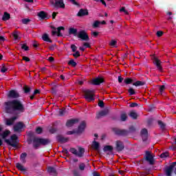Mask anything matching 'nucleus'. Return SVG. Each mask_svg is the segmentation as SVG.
<instances>
[{
  "mask_svg": "<svg viewBox=\"0 0 176 176\" xmlns=\"http://www.w3.org/2000/svg\"><path fill=\"white\" fill-rule=\"evenodd\" d=\"M128 131H129V133L135 132V127L133 126H130L129 130H128Z\"/></svg>",
  "mask_w": 176,
  "mask_h": 176,
  "instance_id": "nucleus-55",
  "label": "nucleus"
},
{
  "mask_svg": "<svg viewBox=\"0 0 176 176\" xmlns=\"http://www.w3.org/2000/svg\"><path fill=\"white\" fill-rule=\"evenodd\" d=\"M69 152H71V153L75 155V156H77L78 157H83V155H85V148L79 147L78 153V150H76V148H70Z\"/></svg>",
  "mask_w": 176,
  "mask_h": 176,
  "instance_id": "nucleus-6",
  "label": "nucleus"
},
{
  "mask_svg": "<svg viewBox=\"0 0 176 176\" xmlns=\"http://www.w3.org/2000/svg\"><path fill=\"white\" fill-rule=\"evenodd\" d=\"M24 128H25V124L21 121H19L13 126V130L14 133H21L23 131V129Z\"/></svg>",
  "mask_w": 176,
  "mask_h": 176,
  "instance_id": "nucleus-9",
  "label": "nucleus"
},
{
  "mask_svg": "<svg viewBox=\"0 0 176 176\" xmlns=\"http://www.w3.org/2000/svg\"><path fill=\"white\" fill-rule=\"evenodd\" d=\"M67 64L68 65H71L72 67H76V65H78V63H76V62H75L74 59H71L70 60H69Z\"/></svg>",
  "mask_w": 176,
  "mask_h": 176,
  "instance_id": "nucleus-36",
  "label": "nucleus"
},
{
  "mask_svg": "<svg viewBox=\"0 0 176 176\" xmlns=\"http://www.w3.org/2000/svg\"><path fill=\"white\" fill-rule=\"evenodd\" d=\"M136 81L137 78H126L124 80V83H125V85H131V83H133V82Z\"/></svg>",
  "mask_w": 176,
  "mask_h": 176,
  "instance_id": "nucleus-23",
  "label": "nucleus"
},
{
  "mask_svg": "<svg viewBox=\"0 0 176 176\" xmlns=\"http://www.w3.org/2000/svg\"><path fill=\"white\" fill-rule=\"evenodd\" d=\"M101 83H104V78L101 77H98L92 80V85H94V86H99Z\"/></svg>",
  "mask_w": 176,
  "mask_h": 176,
  "instance_id": "nucleus-18",
  "label": "nucleus"
},
{
  "mask_svg": "<svg viewBox=\"0 0 176 176\" xmlns=\"http://www.w3.org/2000/svg\"><path fill=\"white\" fill-rule=\"evenodd\" d=\"M92 148L93 149H95V151H98V149H100V143L94 141L92 143Z\"/></svg>",
  "mask_w": 176,
  "mask_h": 176,
  "instance_id": "nucleus-33",
  "label": "nucleus"
},
{
  "mask_svg": "<svg viewBox=\"0 0 176 176\" xmlns=\"http://www.w3.org/2000/svg\"><path fill=\"white\" fill-rule=\"evenodd\" d=\"M104 152H113V146L111 145H106L103 148Z\"/></svg>",
  "mask_w": 176,
  "mask_h": 176,
  "instance_id": "nucleus-28",
  "label": "nucleus"
},
{
  "mask_svg": "<svg viewBox=\"0 0 176 176\" xmlns=\"http://www.w3.org/2000/svg\"><path fill=\"white\" fill-rule=\"evenodd\" d=\"M140 135L142 138V141L145 142L146 140H148V129H143L141 130Z\"/></svg>",
  "mask_w": 176,
  "mask_h": 176,
  "instance_id": "nucleus-17",
  "label": "nucleus"
},
{
  "mask_svg": "<svg viewBox=\"0 0 176 176\" xmlns=\"http://www.w3.org/2000/svg\"><path fill=\"white\" fill-rule=\"evenodd\" d=\"M84 93V98L88 101V102H91V101H94L96 98H94V90L85 89L83 91Z\"/></svg>",
  "mask_w": 176,
  "mask_h": 176,
  "instance_id": "nucleus-5",
  "label": "nucleus"
},
{
  "mask_svg": "<svg viewBox=\"0 0 176 176\" xmlns=\"http://www.w3.org/2000/svg\"><path fill=\"white\" fill-rule=\"evenodd\" d=\"M56 140L61 144H65V142H68V138H65L62 135H58L56 136Z\"/></svg>",
  "mask_w": 176,
  "mask_h": 176,
  "instance_id": "nucleus-21",
  "label": "nucleus"
},
{
  "mask_svg": "<svg viewBox=\"0 0 176 176\" xmlns=\"http://www.w3.org/2000/svg\"><path fill=\"white\" fill-rule=\"evenodd\" d=\"M73 57L75 58H78V57H80V53L79 51H76L74 54H72Z\"/></svg>",
  "mask_w": 176,
  "mask_h": 176,
  "instance_id": "nucleus-46",
  "label": "nucleus"
},
{
  "mask_svg": "<svg viewBox=\"0 0 176 176\" xmlns=\"http://www.w3.org/2000/svg\"><path fill=\"white\" fill-rule=\"evenodd\" d=\"M157 124L158 126H160V128L161 129V130H162V131H164V130H166V124L163 122V121L158 120Z\"/></svg>",
  "mask_w": 176,
  "mask_h": 176,
  "instance_id": "nucleus-30",
  "label": "nucleus"
},
{
  "mask_svg": "<svg viewBox=\"0 0 176 176\" xmlns=\"http://www.w3.org/2000/svg\"><path fill=\"white\" fill-rule=\"evenodd\" d=\"M101 24V21H96L93 24L94 28H98V27Z\"/></svg>",
  "mask_w": 176,
  "mask_h": 176,
  "instance_id": "nucleus-43",
  "label": "nucleus"
},
{
  "mask_svg": "<svg viewBox=\"0 0 176 176\" xmlns=\"http://www.w3.org/2000/svg\"><path fill=\"white\" fill-rule=\"evenodd\" d=\"M160 157H161L162 159L164 158V157H168V152H165V153H162L160 155Z\"/></svg>",
  "mask_w": 176,
  "mask_h": 176,
  "instance_id": "nucleus-45",
  "label": "nucleus"
},
{
  "mask_svg": "<svg viewBox=\"0 0 176 176\" xmlns=\"http://www.w3.org/2000/svg\"><path fill=\"white\" fill-rule=\"evenodd\" d=\"M21 49H23V50H25V52H28V50H30V47L27 46L26 43L21 44Z\"/></svg>",
  "mask_w": 176,
  "mask_h": 176,
  "instance_id": "nucleus-38",
  "label": "nucleus"
},
{
  "mask_svg": "<svg viewBox=\"0 0 176 176\" xmlns=\"http://www.w3.org/2000/svg\"><path fill=\"white\" fill-rule=\"evenodd\" d=\"M129 116L130 118L135 120L138 118V114H137V113L134 111H131V113H129Z\"/></svg>",
  "mask_w": 176,
  "mask_h": 176,
  "instance_id": "nucleus-34",
  "label": "nucleus"
},
{
  "mask_svg": "<svg viewBox=\"0 0 176 176\" xmlns=\"http://www.w3.org/2000/svg\"><path fill=\"white\" fill-rule=\"evenodd\" d=\"M69 35H74V36H76L78 35V29L70 28L69 29Z\"/></svg>",
  "mask_w": 176,
  "mask_h": 176,
  "instance_id": "nucleus-27",
  "label": "nucleus"
},
{
  "mask_svg": "<svg viewBox=\"0 0 176 176\" xmlns=\"http://www.w3.org/2000/svg\"><path fill=\"white\" fill-rule=\"evenodd\" d=\"M73 175L74 176H80V173H79V171H78V170H73Z\"/></svg>",
  "mask_w": 176,
  "mask_h": 176,
  "instance_id": "nucleus-56",
  "label": "nucleus"
},
{
  "mask_svg": "<svg viewBox=\"0 0 176 176\" xmlns=\"http://www.w3.org/2000/svg\"><path fill=\"white\" fill-rule=\"evenodd\" d=\"M32 142L33 148H34L35 149H38V148H39L41 145L46 146V145H49V144L52 142L50 139H45L41 138H34Z\"/></svg>",
  "mask_w": 176,
  "mask_h": 176,
  "instance_id": "nucleus-3",
  "label": "nucleus"
},
{
  "mask_svg": "<svg viewBox=\"0 0 176 176\" xmlns=\"http://www.w3.org/2000/svg\"><path fill=\"white\" fill-rule=\"evenodd\" d=\"M127 113H121L120 116V119H121V122H126V120H127Z\"/></svg>",
  "mask_w": 176,
  "mask_h": 176,
  "instance_id": "nucleus-35",
  "label": "nucleus"
},
{
  "mask_svg": "<svg viewBox=\"0 0 176 176\" xmlns=\"http://www.w3.org/2000/svg\"><path fill=\"white\" fill-rule=\"evenodd\" d=\"M56 131H57V129H56L55 128H52L50 129V133H51V134H54Z\"/></svg>",
  "mask_w": 176,
  "mask_h": 176,
  "instance_id": "nucleus-62",
  "label": "nucleus"
},
{
  "mask_svg": "<svg viewBox=\"0 0 176 176\" xmlns=\"http://www.w3.org/2000/svg\"><path fill=\"white\" fill-rule=\"evenodd\" d=\"M164 32L162 31H157L156 33L157 36H158V38H160V36H163Z\"/></svg>",
  "mask_w": 176,
  "mask_h": 176,
  "instance_id": "nucleus-57",
  "label": "nucleus"
},
{
  "mask_svg": "<svg viewBox=\"0 0 176 176\" xmlns=\"http://www.w3.org/2000/svg\"><path fill=\"white\" fill-rule=\"evenodd\" d=\"M42 39L43 41H44V42H49L50 43H53V41L50 39V38L49 37V35L46 33L43 34Z\"/></svg>",
  "mask_w": 176,
  "mask_h": 176,
  "instance_id": "nucleus-24",
  "label": "nucleus"
},
{
  "mask_svg": "<svg viewBox=\"0 0 176 176\" xmlns=\"http://www.w3.org/2000/svg\"><path fill=\"white\" fill-rule=\"evenodd\" d=\"M16 167L19 171H27V168H25V167H24V166H23L21 163H16Z\"/></svg>",
  "mask_w": 176,
  "mask_h": 176,
  "instance_id": "nucleus-29",
  "label": "nucleus"
},
{
  "mask_svg": "<svg viewBox=\"0 0 176 176\" xmlns=\"http://www.w3.org/2000/svg\"><path fill=\"white\" fill-rule=\"evenodd\" d=\"M113 133H115L116 135H119L120 137H127V135L130 134V131H129V130L126 129H119L113 128Z\"/></svg>",
  "mask_w": 176,
  "mask_h": 176,
  "instance_id": "nucleus-7",
  "label": "nucleus"
},
{
  "mask_svg": "<svg viewBox=\"0 0 176 176\" xmlns=\"http://www.w3.org/2000/svg\"><path fill=\"white\" fill-rule=\"evenodd\" d=\"M25 94H28L31 91V88L27 85L23 87Z\"/></svg>",
  "mask_w": 176,
  "mask_h": 176,
  "instance_id": "nucleus-39",
  "label": "nucleus"
},
{
  "mask_svg": "<svg viewBox=\"0 0 176 176\" xmlns=\"http://www.w3.org/2000/svg\"><path fill=\"white\" fill-rule=\"evenodd\" d=\"M128 92L129 96H134V94H135V91L131 87L128 89Z\"/></svg>",
  "mask_w": 176,
  "mask_h": 176,
  "instance_id": "nucleus-41",
  "label": "nucleus"
},
{
  "mask_svg": "<svg viewBox=\"0 0 176 176\" xmlns=\"http://www.w3.org/2000/svg\"><path fill=\"white\" fill-rule=\"evenodd\" d=\"M120 12H123L124 13V14H129V11H127L126 10V8L125 7H122L120 9Z\"/></svg>",
  "mask_w": 176,
  "mask_h": 176,
  "instance_id": "nucleus-48",
  "label": "nucleus"
},
{
  "mask_svg": "<svg viewBox=\"0 0 176 176\" xmlns=\"http://www.w3.org/2000/svg\"><path fill=\"white\" fill-rule=\"evenodd\" d=\"M144 160L146 162H148L151 166H153L155 164V158L153 157V155L151 153V151H146L145 152L144 155Z\"/></svg>",
  "mask_w": 176,
  "mask_h": 176,
  "instance_id": "nucleus-8",
  "label": "nucleus"
},
{
  "mask_svg": "<svg viewBox=\"0 0 176 176\" xmlns=\"http://www.w3.org/2000/svg\"><path fill=\"white\" fill-rule=\"evenodd\" d=\"M166 89V86L164 85H161L160 87V94H163V91H164V89Z\"/></svg>",
  "mask_w": 176,
  "mask_h": 176,
  "instance_id": "nucleus-52",
  "label": "nucleus"
},
{
  "mask_svg": "<svg viewBox=\"0 0 176 176\" xmlns=\"http://www.w3.org/2000/svg\"><path fill=\"white\" fill-rule=\"evenodd\" d=\"M22 60H23V61H26V63H30V58H28V56H23Z\"/></svg>",
  "mask_w": 176,
  "mask_h": 176,
  "instance_id": "nucleus-59",
  "label": "nucleus"
},
{
  "mask_svg": "<svg viewBox=\"0 0 176 176\" xmlns=\"http://www.w3.org/2000/svg\"><path fill=\"white\" fill-rule=\"evenodd\" d=\"M56 46H57L56 44H53L52 45L50 46L49 49L50 50H54V49L56 48Z\"/></svg>",
  "mask_w": 176,
  "mask_h": 176,
  "instance_id": "nucleus-63",
  "label": "nucleus"
},
{
  "mask_svg": "<svg viewBox=\"0 0 176 176\" xmlns=\"http://www.w3.org/2000/svg\"><path fill=\"white\" fill-rule=\"evenodd\" d=\"M21 21H22V24L27 25V24H28V23H30L31 21V19H22Z\"/></svg>",
  "mask_w": 176,
  "mask_h": 176,
  "instance_id": "nucleus-47",
  "label": "nucleus"
},
{
  "mask_svg": "<svg viewBox=\"0 0 176 176\" xmlns=\"http://www.w3.org/2000/svg\"><path fill=\"white\" fill-rule=\"evenodd\" d=\"M37 16H38V17H41L42 20H45V19H46L47 16V14H46L45 11H41L40 12L38 13Z\"/></svg>",
  "mask_w": 176,
  "mask_h": 176,
  "instance_id": "nucleus-32",
  "label": "nucleus"
},
{
  "mask_svg": "<svg viewBox=\"0 0 176 176\" xmlns=\"http://www.w3.org/2000/svg\"><path fill=\"white\" fill-rule=\"evenodd\" d=\"M47 172L48 173V174H50V175H52V176L58 175V173H57V169H56V168L53 166H48L47 168Z\"/></svg>",
  "mask_w": 176,
  "mask_h": 176,
  "instance_id": "nucleus-15",
  "label": "nucleus"
},
{
  "mask_svg": "<svg viewBox=\"0 0 176 176\" xmlns=\"http://www.w3.org/2000/svg\"><path fill=\"white\" fill-rule=\"evenodd\" d=\"M8 98H12V100H8L4 102L5 111L6 113H24L25 112V107L20 98V94L14 89L9 91Z\"/></svg>",
  "mask_w": 176,
  "mask_h": 176,
  "instance_id": "nucleus-1",
  "label": "nucleus"
},
{
  "mask_svg": "<svg viewBox=\"0 0 176 176\" xmlns=\"http://www.w3.org/2000/svg\"><path fill=\"white\" fill-rule=\"evenodd\" d=\"M153 64L155 65H156V67L160 72H163V67H162V61H160V60H159V58H154Z\"/></svg>",
  "mask_w": 176,
  "mask_h": 176,
  "instance_id": "nucleus-14",
  "label": "nucleus"
},
{
  "mask_svg": "<svg viewBox=\"0 0 176 176\" xmlns=\"http://www.w3.org/2000/svg\"><path fill=\"white\" fill-rule=\"evenodd\" d=\"M3 127L2 125H0V137H1L2 140H3L4 142L8 145V146H12V148H15V149H19V144L20 143V140H19V137L16 134H13L10 136V139H7L9 135H10L11 133L10 130L6 129L3 133Z\"/></svg>",
  "mask_w": 176,
  "mask_h": 176,
  "instance_id": "nucleus-2",
  "label": "nucleus"
},
{
  "mask_svg": "<svg viewBox=\"0 0 176 176\" xmlns=\"http://www.w3.org/2000/svg\"><path fill=\"white\" fill-rule=\"evenodd\" d=\"M26 157H27V153H22L20 155L19 159H20L21 163H23V164L27 163V160H25Z\"/></svg>",
  "mask_w": 176,
  "mask_h": 176,
  "instance_id": "nucleus-25",
  "label": "nucleus"
},
{
  "mask_svg": "<svg viewBox=\"0 0 176 176\" xmlns=\"http://www.w3.org/2000/svg\"><path fill=\"white\" fill-rule=\"evenodd\" d=\"M12 36H14V41H19L21 39L20 36H19V32L16 31L12 33Z\"/></svg>",
  "mask_w": 176,
  "mask_h": 176,
  "instance_id": "nucleus-37",
  "label": "nucleus"
},
{
  "mask_svg": "<svg viewBox=\"0 0 176 176\" xmlns=\"http://www.w3.org/2000/svg\"><path fill=\"white\" fill-rule=\"evenodd\" d=\"M79 122L78 119H70L68 120L66 122V126L67 127H72V126H74V124H76V123H78Z\"/></svg>",
  "mask_w": 176,
  "mask_h": 176,
  "instance_id": "nucleus-19",
  "label": "nucleus"
},
{
  "mask_svg": "<svg viewBox=\"0 0 176 176\" xmlns=\"http://www.w3.org/2000/svg\"><path fill=\"white\" fill-rule=\"evenodd\" d=\"M62 152L63 153H65V156L67 157L69 156V153L68 152V150L67 148H63Z\"/></svg>",
  "mask_w": 176,
  "mask_h": 176,
  "instance_id": "nucleus-53",
  "label": "nucleus"
},
{
  "mask_svg": "<svg viewBox=\"0 0 176 176\" xmlns=\"http://www.w3.org/2000/svg\"><path fill=\"white\" fill-rule=\"evenodd\" d=\"M19 114H20V113L15 112L14 113H11V115H14V116L6 119L5 120L6 126H13V124L16 123V120L19 119Z\"/></svg>",
  "mask_w": 176,
  "mask_h": 176,
  "instance_id": "nucleus-4",
  "label": "nucleus"
},
{
  "mask_svg": "<svg viewBox=\"0 0 176 176\" xmlns=\"http://www.w3.org/2000/svg\"><path fill=\"white\" fill-rule=\"evenodd\" d=\"M6 71H8V67H6V66H5V65H2V68L1 69V72L3 73V74H5V72H6Z\"/></svg>",
  "mask_w": 176,
  "mask_h": 176,
  "instance_id": "nucleus-51",
  "label": "nucleus"
},
{
  "mask_svg": "<svg viewBox=\"0 0 176 176\" xmlns=\"http://www.w3.org/2000/svg\"><path fill=\"white\" fill-rule=\"evenodd\" d=\"M79 170H80V171H84L85 168H86V164H85V163H81L79 164Z\"/></svg>",
  "mask_w": 176,
  "mask_h": 176,
  "instance_id": "nucleus-40",
  "label": "nucleus"
},
{
  "mask_svg": "<svg viewBox=\"0 0 176 176\" xmlns=\"http://www.w3.org/2000/svg\"><path fill=\"white\" fill-rule=\"evenodd\" d=\"M1 20L3 21H8V20H10V14H9L8 12H5L1 18Z\"/></svg>",
  "mask_w": 176,
  "mask_h": 176,
  "instance_id": "nucleus-26",
  "label": "nucleus"
},
{
  "mask_svg": "<svg viewBox=\"0 0 176 176\" xmlns=\"http://www.w3.org/2000/svg\"><path fill=\"white\" fill-rule=\"evenodd\" d=\"M70 48L72 50V52H73L74 53H75V52H76V50H78V47H76V45H75V44H72L70 46Z\"/></svg>",
  "mask_w": 176,
  "mask_h": 176,
  "instance_id": "nucleus-42",
  "label": "nucleus"
},
{
  "mask_svg": "<svg viewBox=\"0 0 176 176\" xmlns=\"http://www.w3.org/2000/svg\"><path fill=\"white\" fill-rule=\"evenodd\" d=\"M58 30V34H60V32H61V30L64 31V30H65V28L63 27V26H60L57 28Z\"/></svg>",
  "mask_w": 176,
  "mask_h": 176,
  "instance_id": "nucleus-60",
  "label": "nucleus"
},
{
  "mask_svg": "<svg viewBox=\"0 0 176 176\" xmlns=\"http://www.w3.org/2000/svg\"><path fill=\"white\" fill-rule=\"evenodd\" d=\"M130 108H135V107H138V104L135 103V102H132L130 105H129Z\"/></svg>",
  "mask_w": 176,
  "mask_h": 176,
  "instance_id": "nucleus-58",
  "label": "nucleus"
},
{
  "mask_svg": "<svg viewBox=\"0 0 176 176\" xmlns=\"http://www.w3.org/2000/svg\"><path fill=\"white\" fill-rule=\"evenodd\" d=\"M164 171L165 173V175L171 176V175L173 174V172L174 171V168L169 165L165 167V168L164 169Z\"/></svg>",
  "mask_w": 176,
  "mask_h": 176,
  "instance_id": "nucleus-16",
  "label": "nucleus"
},
{
  "mask_svg": "<svg viewBox=\"0 0 176 176\" xmlns=\"http://www.w3.org/2000/svg\"><path fill=\"white\" fill-rule=\"evenodd\" d=\"M78 17H83V16H89V10L81 8L77 13Z\"/></svg>",
  "mask_w": 176,
  "mask_h": 176,
  "instance_id": "nucleus-20",
  "label": "nucleus"
},
{
  "mask_svg": "<svg viewBox=\"0 0 176 176\" xmlns=\"http://www.w3.org/2000/svg\"><path fill=\"white\" fill-rule=\"evenodd\" d=\"M54 8L56 9H65V4L64 0H55Z\"/></svg>",
  "mask_w": 176,
  "mask_h": 176,
  "instance_id": "nucleus-13",
  "label": "nucleus"
},
{
  "mask_svg": "<svg viewBox=\"0 0 176 176\" xmlns=\"http://www.w3.org/2000/svg\"><path fill=\"white\" fill-rule=\"evenodd\" d=\"M133 86L138 87L139 86H144V85H146V82H145V81L136 80L135 82L133 83Z\"/></svg>",
  "mask_w": 176,
  "mask_h": 176,
  "instance_id": "nucleus-31",
  "label": "nucleus"
},
{
  "mask_svg": "<svg viewBox=\"0 0 176 176\" xmlns=\"http://www.w3.org/2000/svg\"><path fill=\"white\" fill-rule=\"evenodd\" d=\"M86 121H82L81 123L79 124L78 129L76 130V134H82L85 129H86Z\"/></svg>",
  "mask_w": 176,
  "mask_h": 176,
  "instance_id": "nucleus-12",
  "label": "nucleus"
},
{
  "mask_svg": "<svg viewBox=\"0 0 176 176\" xmlns=\"http://www.w3.org/2000/svg\"><path fill=\"white\" fill-rule=\"evenodd\" d=\"M43 131V129H42V127L41 126H38L36 129V134H42Z\"/></svg>",
  "mask_w": 176,
  "mask_h": 176,
  "instance_id": "nucleus-44",
  "label": "nucleus"
},
{
  "mask_svg": "<svg viewBox=\"0 0 176 176\" xmlns=\"http://www.w3.org/2000/svg\"><path fill=\"white\" fill-rule=\"evenodd\" d=\"M109 113V111L108 109H104L101 111H100L97 115H96V119H100V118H102L104 116H107Z\"/></svg>",
  "mask_w": 176,
  "mask_h": 176,
  "instance_id": "nucleus-22",
  "label": "nucleus"
},
{
  "mask_svg": "<svg viewBox=\"0 0 176 176\" xmlns=\"http://www.w3.org/2000/svg\"><path fill=\"white\" fill-rule=\"evenodd\" d=\"M98 105L100 108H104V101L100 100L99 102L98 103Z\"/></svg>",
  "mask_w": 176,
  "mask_h": 176,
  "instance_id": "nucleus-54",
  "label": "nucleus"
},
{
  "mask_svg": "<svg viewBox=\"0 0 176 176\" xmlns=\"http://www.w3.org/2000/svg\"><path fill=\"white\" fill-rule=\"evenodd\" d=\"M78 38L82 39V41H85V42H89L90 41V38L89 37V34L85 30H81L78 32L77 35Z\"/></svg>",
  "mask_w": 176,
  "mask_h": 176,
  "instance_id": "nucleus-10",
  "label": "nucleus"
},
{
  "mask_svg": "<svg viewBox=\"0 0 176 176\" xmlns=\"http://www.w3.org/2000/svg\"><path fill=\"white\" fill-rule=\"evenodd\" d=\"M115 144V150L118 152V153L122 151H124V143H123L122 140H117L116 141Z\"/></svg>",
  "mask_w": 176,
  "mask_h": 176,
  "instance_id": "nucleus-11",
  "label": "nucleus"
},
{
  "mask_svg": "<svg viewBox=\"0 0 176 176\" xmlns=\"http://www.w3.org/2000/svg\"><path fill=\"white\" fill-rule=\"evenodd\" d=\"M116 43H118V42L116 40H111L109 45L110 46L115 47V46H116Z\"/></svg>",
  "mask_w": 176,
  "mask_h": 176,
  "instance_id": "nucleus-49",
  "label": "nucleus"
},
{
  "mask_svg": "<svg viewBox=\"0 0 176 176\" xmlns=\"http://www.w3.org/2000/svg\"><path fill=\"white\" fill-rule=\"evenodd\" d=\"M67 135H72V134H76V130L69 131L66 133Z\"/></svg>",
  "mask_w": 176,
  "mask_h": 176,
  "instance_id": "nucleus-50",
  "label": "nucleus"
},
{
  "mask_svg": "<svg viewBox=\"0 0 176 176\" xmlns=\"http://www.w3.org/2000/svg\"><path fill=\"white\" fill-rule=\"evenodd\" d=\"M59 115L60 116H64L65 115V110L60 109L59 111Z\"/></svg>",
  "mask_w": 176,
  "mask_h": 176,
  "instance_id": "nucleus-61",
  "label": "nucleus"
},
{
  "mask_svg": "<svg viewBox=\"0 0 176 176\" xmlns=\"http://www.w3.org/2000/svg\"><path fill=\"white\" fill-rule=\"evenodd\" d=\"M83 46H85V47H88V48L91 47V46L90 45V43H84Z\"/></svg>",
  "mask_w": 176,
  "mask_h": 176,
  "instance_id": "nucleus-64",
  "label": "nucleus"
}]
</instances>
